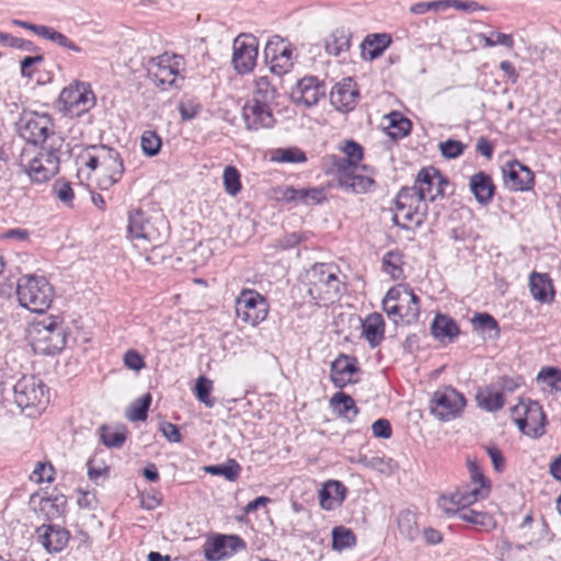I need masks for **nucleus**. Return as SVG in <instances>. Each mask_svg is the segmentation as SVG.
<instances>
[{
	"instance_id": "f257e3e1",
	"label": "nucleus",
	"mask_w": 561,
	"mask_h": 561,
	"mask_svg": "<svg viewBox=\"0 0 561 561\" xmlns=\"http://www.w3.org/2000/svg\"><path fill=\"white\" fill-rule=\"evenodd\" d=\"M444 180L439 171L433 167L423 168L411 187H403L396 198L393 222L404 229L409 225L420 226L426 216V201H435L444 194Z\"/></svg>"
},
{
	"instance_id": "f03ea898",
	"label": "nucleus",
	"mask_w": 561,
	"mask_h": 561,
	"mask_svg": "<svg viewBox=\"0 0 561 561\" xmlns=\"http://www.w3.org/2000/svg\"><path fill=\"white\" fill-rule=\"evenodd\" d=\"M61 136H51L49 146L25 144L18 156V167L34 183H45L59 171Z\"/></svg>"
},
{
	"instance_id": "7ed1b4c3",
	"label": "nucleus",
	"mask_w": 561,
	"mask_h": 561,
	"mask_svg": "<svg viewBox=\"0 0 561 561\" xmlns=\"http://www.w3.org/2000/svg\"><path fill=\"white\" fill-rule=\"evenodd\" d=\"M79 171L87 168L98 170L96 184L100 190L106 191L116 184L123 176L125 168L121 154L107 146H91L84 148L76 159Z\"/></svg>"
},
{
	"instance_id": "20e7f679",
	"label": "nucleus",
	"mask_w": 561,
	"mask_h": 561,
	"mask_svg": "<svg viewBox=\"0 0 561 561\" xmlns=\"http://www.w3.org/2000/svg\"><path fill=\"white\" fill-rule=\"evenodd\" d=\"M27 339L34 353L54 355L66 345V332L58 317L35 321L27 330Z\"/></svg>"
},
{
	"instance_id": "39448f33",
	"label": "nucleus",
	"mask_w": 561,
	"mask_h": 561,
	"mask_svg": "<svg viewBox=\"0 0 561 561\" xmlns=\"http://www.w3.org/2000/svg\"><path fill=\"white\" fill-rule=\"evenodd\" d=\"M16 296L21 307L43 313L50 307L55 293L44 276L27 274L18 279Z\"/></svg>"
},
{
	"instance_id": "423d86ee",
	"label": "nucleus",
	"mask_w": 561,
	"mask_h": 561,
	"mask_svg": "<svg viewBox=\"0 0 561 561\" xmlns=\"http://www.w3.org/2000/svg\"><path fill=\"white\" fill-rule=\"evenodd\" d=\"M168 222L162 216L147 217L136 210L129 215L128 232L135 245L147 250L160 245L168 237Z\"/></svg>"
},
{
	"instance_id": "0eeeda50",
	"label": "nucleus",
	"mask_w": 561,
	"mask_h": 561,
	"mask_svg": "<svg viewBox=\"0 0 561 561\" xmlns=\"http://www.w3.org/2000/svg\"><path fill=\"white\" fill-rule=\"evenodd\" d=\"M308 294L317 305L333 304L340 297L341 285L335 266L314 264L307 274Z\"/></svg>"
},
{
	"instance_id": "6e6552de",
	"label": "nucleus",
	"mask_w": 561,
	"mask_h": 561,
	"mask_svg": "<svg viewBox=\"0 0 561 561\" xmlns=\"http://www.w3.org/2000/svg\"><path fill=\"white\" fill-rule=\"evenodd\" d=\"M382 308L396 323L401 321L411 324L419 319L420 299L408 285L399 284L387 291Z\"/></svg>"
},
{
	"instance_id": "1a4fd4ad",
	"label": "nucleus",
	"mask_w": 561,
	"mask_h": 561,
	"mask_svg": "<svg viewBox=\"0 0 561 561\" xmlns=\"http://www.w3.org/2000/svg\"><path fill=\"white\" fill-rule=\"evenodd\" d=\"M511 413L514 423L524 435L531 438L543 435L546 414L537 401L520 400L512 408Z\"/></svg>"
},
{
	"instance_id": "9d476101",
	"label": "nucleus",
	"mask_w": 561,
	"mask_h": 561,
	"mask_svg": "<svg viewBox=\"0 0 561 561\" xmlns=\"http://www.w3.org/2000/svg\"><path fill=\"white\" fill-rule=\"evenodd\" d=\"M19 134L27 142L36 146H49L51 136H60L55 131L50 115L46 113H26L19 123Z\"/></svg>"
},
{
	"instance_id": "9b49d317",
	"label": "nucleus",
	"mask_w": 561,
	"mask_h": 561,
	"mask_svg": "<svg viewBox=\"0 0 561 561\" xmlns=\"http://www.w3.org/2000/svg\"><path fill=\"white\" fill-rule=\"evenodd\" d=\"M14 401L22 410L44 409L49 401L48 389L37 376H23L13 387Z\"/></svg>"
},
{
	"instance_id": "f8f14e48",
	"label": "nucleus",
	"mask_w": 561,
	"mask_h": 561,
	"mask_svg": "<svg viewBox=\"0 0 561 561\" xmlns=\"http://www.w3.org/2000/svg\"><path fill=\"white\" fill-rule=\"evenodd\" d=\"M234 309L243 323L255 327L266 319L270 307L261 294L253 289H243L236 298Z\"/></svg>"
},
{
	"instance_id": "ddd939ff",
	"label": "nucleus",
	"mask_w": 561,
	"mask_h": 561,
	"mask_svg": "<svg viewBox=\"0 0 561 561\" xmlns=\"http://www.w3.org/2000/svg\"><path fill=\"white\" fill-rule=\"evenodd\" d=\"M58 102L66 114L79 116L95 104V96L88 83L76 81L62 89Z\"/></svg>"
},
{
	"instance_id": "4468645a",
	"label": "nucleus",
	"mask_w": 561,
	"mask_h": 561,
	"mask_svg": "<svg viewBox=\"0 0 561 561\" xmlns=\"http://www.w3.org/2000/svg\"><path fill=\"white\" fill-rule=\"evenodd\" d=\"M183 69L182 57L164 53L148 62V76L156 85L171 87Z\"/></svg>"
},
{
	"instance_id": "2eb2a0df",
	"label": "nucleus",
	"mask_w": 561,
	"mask_h": 561,
	"mask_svg": "<svg viewBox=\"0 0 561 561\" xmlns=\"http://www.w3.org/2000/svg\"><path fill=\"white\" fill-rule=\"evenodd\" d=\"M466 405L463 396L456 389L445 387L436 390L431 399V412L439 421L457 417Z\"/></svg>"
},
{
	"instance_id": "dca6fc26",
	"label": "nucleus",
	"mask_w": 561,
	"mask_h": 561,
	"mask_svg": "<svg viewBox=\"0 0 561 561\" xmlns=\"http://www.w3.org/2000/svg\"><path fill=\"white\" fill-rule=\"evenodd\" d=\"M365 169V165L352 164L348 160H336V170L329 172L336 174L341 187L355 194H364L375 183L373 178L362 174L360 171Z\"/></svg>"
},
{
	"instance_id": "f3484780",
	"label": "nucleus",
	"mask_w": 561,
	"mask_h": 561,
	"mask_svg": "<svg viewBox=\"0 0 561 561\" xmlns=\"http://www.w3.org/2000/svg\"><path fill=\"white\" fill-rule=\"evenodd\" d=\"M264 57L271 71L277 76L290 71L295 61L291 46L279 36H275L266 43Z\"/></svg>"
},
{
	"instance_id": "a211bd4d",
	"label": "nucleus",
	"mask_w": 561,
	"mask_h": 561,
	"mask_svg": "<svg viewBox=\"0 0 561 561\" xmlns=\"http://www.w3.org/2000/svg\"><path fill=\"white\" fill-rule=\"evenodd\" d=\"M232 64L239 73H248L256 65L259 41L251 34H241L233 41Z\"/></svg>"
},
{
	"instance_id": "6ab92c4d",
	"label": "nucleus",
	"mask_w": 561,
	"mask_h": 561,
	"mask_svg": "<svg viewBox=\"0 0 561 561\" xmlns=\"http://www.w3.org/2000/svg\"><path fill=\"white\" fill-rule=\"evenodd\" d=\"M503 182L507 190L527 192L534 187V172L518 160H511L502 167Z\"/></svg>"
},
{
	"instance_id": "aec40b11",
	"label": "nucleus",
	"mask_w": 561,
	"mask_h": 561,
	"mask_svg": "<svg viewBox=\"0 0 561 561\" xmlns=\"http://www.w3.org/2000/svg\"><path fill=\"white\" fill-rule=\"evenodd\" d=\"M359 91L355 81L347 77L335 83L330 92L331 104L340 112L348 113L358 103Z\"/></svg>"
},
{
	"instance_id": "412c9836",
	"label": "nucleus",
	"mask_w": 561,
	"mask_h": 561,
	"mask_svg": "<svg viewBox=\"0 0 561 561\" xmlns=\"http://www.w3.org/2000/svg\"><path fill=\"white\" fill-rule=\"evenodd\" d=\"M242 117L249 130L272 128L275 124L270 104L257 101L251 100L243 106Z\"/></svg>"
},
{
	"instance_id": "4be33fe9",
	"label": "nucleus",
	"mask_w": 561,
	"mask_h": 561,
	"mask_svg": "<svg viewBox=\"0 0 561 561\" xmlns=\"http://www.w3.org/2000/svg\"><path fill=\"white\" fill-rule=\"evenodd\" d=\"M325 94L324 85L316 77H305L299 80L291 92L295 102L312 106Z\"/></svg>"
},
{
	"instance_id": "5701e85b",
	"label": "nucleus",
	"mask_w": 561,
	"mask_h": 561,
	"mask_svg": "<svg viewBox=\"0 0 561 561\" xmlns=\"http://www.w3.org/2000/svg\"><path fill=\"white\" fill-rule=\"evenodd\" d=\"M243 547L244 543L238 536H218L204 545V553L208 561H219Z\"/></svg>"
},
{
	"instance_id": "b1692460",
	"label": "nucleus",
	"mask_w": 561,
	"mask_h": 561,
	"mask_svg": "<svg viewBox=\"0 0 561 561\" xmlns=\"http://www.w3.org/2000/svg\"><path fill=\"white\" fill-rule=\"evenodd\" d=\"M37 541L49 553L60 552L69 541V533L56 525H42L36 529Z\"/></svg>"
},
{
	"instance_id": "393cba45",
	"label": "nucleus",
	"mask_w": 561,
	"mask_h": 561,
	"mask_svg": "<svg viewBox=\"0 0 561 561\" xmlns=\"http://www.w3.org/2000/svg\"><path fill=\"white\" fill-rule=\"evenodd\" d=\"M358 370L355 357L341 354L331 363V380L337 388L355 382L354 375Z\"/></svg>"
},
{
	"instance_id": "a878e982",
	"label": "nucleus",
	"mask_w": 561,
	"mask_h": 561,
	"mask_svg": "<svg viewBox=\"0 0 561 561\" xmlns=\"http://www.w3.org/2000/svg\"><path fill=\"white\" fill-rule=\"evenodd\" d=\"M529 290L534 300L541 304H550L554 298L552 280L546 273L533 272L529 275Z\"/></svg>"
},
{
	"instance_id": "bb28decb",
	"label": "nucleus",
	"mask_w": 561,
	"mask_h": 561,
	"mask_svg": "<svg viewBox=\"0 0 561 561\" xmlns=\"http://www.w3.org/2000/svg\"><path fill=\"white\" fill-rule=\"evenodd\" d=\"M346 494L345 485L337 480L327 481L319 491V502L323 510L331 511L340 506Z\"/></svg>"
},
{
	"instance_id": "cd10ccee",
	"label": "nucleus",
	"mask_w": 561,
	"mask_h": 561,
	"mask_svg": "<svg viewBox=\"0 0 561 561\" xmlns=\"http://www.w3.org/2000/svg\"><path fill=\"white\" fill-rule=\"evenodd\" d=\"M470 191L481 205L489 204L494 195L492 178L485 172H478L470 178Z\"/></svg>"
},
{
	"instance_id": "c85d7f7f",
	"label": "nucleus",
	"mask_w": 561,
	"mask_h": 561,
	"mask_svg": "<svg viewBox=\"0 0 561 561\" xmlns=\"http://www.w3.org/2000/svg\"><path fill=\"white\" fill-rule=\"evenodd\" d=\"M363 335L371 347H376L385 335V322L380 313L368 314L362 324Z\"/></svg>"
},
{
	"instance_id": "c756f323",
	"label": "nucleus",
	"mask_w": 561,
	"mask_h": 561,
	"mask_svg": "<svg viewBox=\"0 0 561 561\" xmlns=\"http://www.w3.org/2000/svg\"><path fill=\"white\" fill-rule=\"evenodd\" d=\"M431 331L433 336L442 342H450L460 333L456 321L445 314H437L434 318L431 325Z\"/></svg>"
},
{
	"instance_id": "7c9ffc66",
	"label": "nucleus",
	"mask_w": 561,
	"mask_h": 561,
	"mask_svg": "<svg viewBox=\"0 0 561 561\" xmlns=\"http://www.w3.org/2000/svg\"><path fill=\"white\" fill-rule=\"evenodd\" d=\"M476 399L478 407L488 412H496L501 410L505 402L502 391L495 389L493 386H486L479 389Z\"/></svg>"
},
{
	"instance_id": "2f4dec72",
	"label": "nucleus",
	"mask_w": 561,
	"mask_h": 561,
	"mask_svg": "<svg viewBox=\"0 0 561 561\" xmlns=\"http://www.w3.org/2000/svg\"><path fill=\"white\" fill-rule=\"evenodd\" d=\"M330 407L340 416L347 422H352L358 414V409L354 399L344 393L337 392L330 399Z\"/></svg>"
},
{
	"instance_id": "473e14b6",
	"label": "nucleus",
	"mask_w": 561,
	"mask_h": 561,
	"mask_svg": "<svg viewBox=\"0 0 561 561\" xmlns=\"http://www.w3.org/2000/svg\"><path fill=\"white\" fill-rule=\"evenodd\" d=\"M456 500L461 511H465L470 505L480 500L488 497V488L485 485H463L454 491Z\"/></svg>"
},
{
	"instance_id": "72a5a7b5",
	"label": "nucleus",
	"mask_w": 561,
	"mask_h": 561,
	"mask_svg": "<svg viewBox=\"0 0 561 561\" xmlns=\"http://www.w3.org/2000/svg\"><path fill=\"white\" fill-rule=\"evenodd\" d=\"M351 33L341 27L335 28L324 42L325 51L332 56H340L348 50L351 42Z\"/></svg>"
},
{
	"instance_id": "f704fd0d",
	"label": "nucleus",
	"mask_w": 561,
	"mask_h": 561,
	"mask_svg": "<svg viewBox=\"0 0 561 561\" xmlns=\"http://www.w3.org/2000/svg\"><path fill=\"white\" fill-rule=\"evenodd\" d=\"M391 38L387 34H370L366 36L362 46L364 51L368 55L369 59H375L382 55L389 47Z\"/></svg>"
},
{
	"instance_id": "c9c22d12",
	"label": "nucleus",
	"mask_w": 561,
	"mask_h": 561,
	"mask_svg": "<svg viewBox=\"0 0 561 561\" xmlns=\"http://www.w3.org/2000/svg\"><path fill=\"white\" fill-rule=\"evenodd\" d=\"M276 96L277 89L267 76H262L255 79L252 101L270 104L276 99Z\"/></svg>"
},
{
	"instance_id": "e433bc0d",
	"label": "nucleus",
	"mask_w": 561,
	"mask_h": 561,
	"mask_svg": "<svg viewBox=\"0 0 561 561\" xmlns=\"http://www.w3.org/2000/svg\"><path fill=\"white\" fill-rule=\"evenodd\" d=\"M36 31H37L38 36H41L45 39L51 41V42L56 43L57 45H59L60 47L67 48L75 53L81 51V48L75 42H72L65 34L56 31L53 27H49L46 25H41V28H38Z\"/></svg>"
},
{
	"instance_id": "4c0bfd02",
	"label": "nucleus",
	"mask_w": 561,
	"mask_h": 561,
	"mask_svg": "<svg viewBox=\"0 0 561 561\" xmlns=\"http://www.w3.org/2000/svg\"><path fill=\"white\" fill-rule=\"evenodd\" d=\"M459 518L463 522L480 526L485 531H490L496 526V523L491 515L474 510L462 511L459 514Z\"/></svg>"
},
{
	"instance_id": "58836bf2",
	"label": "nucleus",
	"mask_w": 561,
	"mask_h": 561,
	"mask_svg": "<svg viewBox=\"0 0 561 561\" xmlns=\"http://www.w3.org/2000/svg\"><path fill=\"white\" fill-rule=\"evenodd\" d=\"M382 270L393 280L403 278V260L399 252H388L382 259Z\"/></svg>"
},
{
	"instance_id": "ea45409f",
	"label": "nucleus",
	"mask_w": 561,
	"mask_h": 561,
	"mask_svg": "<svg viewBox=\"0 0 561 561\" xmlns=\"http://www.w3.org/2000/svg\"><path fill=\"white\" fill-rule=\"evenodd\" d=\"M343 152L346 157H337V156H330L329 160L331 162V169L330 170H336V160H348L350 163L358 165V163L363 159V148L360 145L353 140H348L345 142L344 147L342 148Z\"/></svg>"
},
{
	"instance_id": "a19ab883",
	"label": "nucleus",
	"mask_w": 561,
	"mask_h": 561,
	"mask_svg": "<svg viewBox=\"0 0 561 561\" xmlns=\"http://www.w3.org/2000/svg\"><path fill=\"white\" fill-rule=\"evenodd\" d=\"M205 471L213 476H222L232 482L239 478L241 467L234 459H229L224 465L207 466Z\"/></svg>"
},
{
	"instance_id": "79ce46f5",
	"label": "nucleus",
	"mask_w": 561,
	"mask_h": 561,
	"mask_svg": "<svg viewBox=\"0 0 561 561\" xmlns=\"http://www.w3.org/2000/svg\"><path fill=\"white\" fill-rule=\"evenodd\" d=\"M222 183L225 192L230 196H236L242 188L241 175L238 169L233 165H228L222 172Z\"/></svg>"
},
{
	"instance_id": "37998d69",
	"label": "nucleus",
	"mask_w": 561,
	"mask_h": 561,
	"mask_svg": "<svg viewBox=\"0 0 561 561\" xmlns=\"http://www.w3.org/2000/svg\"><path fill=\"white\" fill-rule=\"evenodd\" d=\"M356 538L353 531L345 527H334L332 530V547L334 550L342 551L343 549L355 546Z\"/></svg>"
},
{
	"instance_id": "c03bdc74",
	"label": "nucleus",
	"mask_w": 561,
	"mask_h": 561,
	"mask_svg": "<svg viewBox=\"0 0 561 561\" xmlns=\"http://www.w3.org/2000/svg\"><path fill=\"white\" fill-rule=\"evenodd\" d=\"M273 160L280 163H302L307 161V157L301 149L289 147L276 149Z\"/></svg>"
},
{
	"instance_id": "a18cd8bd",
	"label": "nucleus",
	"mask_w": 561,
	"mask_h": 561,
	"mask_svg": "<svg viewBox=\"0 0 561 561\" xmlns=\"http://www.w3.org/2000/svg\"><path fill=\"white\" fill-rule=\"evenodd\" d=\"M285 197L287 199H299L305 204H320L324 199V194L322 190L317 188L300 191L288 188Z\"/></svg>"
},
{
	"instance_id": "49530a36",
	"label": "nucleus",
	"mask_w": 561,
	"mask_h": 561,
	"mask_svg": "<svg viewBox=\"0 0 561 561\" xmlns=\"http://www.w3.org/2000/svg\"><path fill=\"white\" fill-rule=\"evenodd\" d=\"M150 403L151 396L146 393L130 405L126 414L127 419L133 422L145 421Z\"/></svg>"
},
{
	"instance_id": "de8ad7c7",
	"label": "nucleus",
	"mask_w": 561,
	"mask_h": 561,
	"mask_svg": "<svg viewBox=\"0 0 561 561\" xmlns=\"http://www.w3.org/2000/svg\"><path fill=\"white\" fill-rule=\"evenodd\" d=\"M366 468L383 474H390L397 469V463L391 458L374 456L362 460Z\"/></svg>"
},
{
	"instance_id": "09e8293b",
	"label": "nucleus",
	"mask_w": 561,
	"mask_h": 561,
	"mask_svg": "<svg viewBox=\"0 0 561 561\" xmlns=\"http://www.w3.org/2000/svg\"><path fill=\"white\" fill-rule=\"evenodd\" d=\"M537 380L546 383L551 390L561 392V370L559 368H541L537 375Z\"/></svg>"
},
{
	"instance_id": "8fccbe9b",
	"label": "nucleus",
	"mask_w": 561,
	"mask_h": 561,
	"mask_svg": "<svg viewBox=\"0 0 561 561\" xmlns=\"http://www.w3.org/2000/svg\"><path fill=\"white\" fill-rule=\"evenodd\" d=\"M211 390H213V381L211 380H209L205 376H201L197 378L195 389H194L195 396L207 408H213L215 405V399H213L210 397Z\"/></svg>"
},
{
	"instance_id": "3c124183",
	"label": "nucleus",
	"mask_w": 561,
	"mask_h": 561,
	"mask_svg": "<svg viewBox=\"0 0 561 561\" xmlns=\"http://www.w3.org/2000/svg\"><path fill=\"white\" fill-rule=\"evenodd\" d=\"M471 321L476 330L493 331L494 337L500 335V327L497 321L491 314L486 312L476 313Z\"/></svg>"
},
{
	"instance_id": "603ef678",
	"label": "nucleus",
	"mask_w": 561,
	"mask_h": 561,
	"mask_svg": "<svg viewBox=\"0 0 561 561\" xmlns=\"http://www.w3.org/2000/svg\"><path fill=\"white\" fill-rule=\"evenodd\" d=\"M141 148L147 156H156L161 148V139L158 134L153 130L144 131L141 136Z\"/></svg>"
},
{
	"instance_id": "864d4df0",
	"label": "nucleus",
	"mask_w": 561,
	"mask_h": 561,
	"mask_svg": "<svg viewBox=\"0 0 561 561\" xmlns=\"http://www.w3.org/2000/svg\"><path fill=\"white\" fill-rule=\"evenodd\" d=\"M390 135L393 138H401L407 136L411 130V122L408 118L400 116L398 113L390 115Z\"/></svg>"
},
{
	"instance_id": "5fc2aeb1",
	"label": "nucleus",
	"mask_w": 561,
	"mask_h": 561,
	"mask_svg": "<svg viewBox=\"0 0 561 561\" xmlns=\"http://www.w3.org/2000/svg\"><path fill=\"white\" fill-rule=\"evenodd\" d=\"M437 507L446 515H459L462 512L456 500L455 492L440 495L437 499Z\"/></svg>"
},
{
	"instance_id": "6e6d98bb",
	"label": "nucleus",
	"mask_w": 561,
	"mask_h": 561,
	"mask_svg": "<svg viewBox=\"0 0 561 561\" xmlns=\"http://www.w3.org/2000/svg\"><path fill=\"white\" fill-rule=\"evenodd\" d=\"M439 151L447 159H455L462 154L465 145L459 140L448 139L439 142Z\"/></svg>"
},
{
	"instance_id": "4d7b16f0",
	"label": "nucleus",
	"mask_w": 561,
	"mask_h": 561,
	"mask_svg": "<svg viewBox=\"0 0 561 561\" xmlns=\"http://www.w3.org/2000/svg\"><path fill=\"white\" fill-rule=\"evenodd\" d=\"M54 468L50 463L38 462L30 478L36 483L50 482L54 480Z\"/></svg>"
},
{
	"instance_id": "13d9d810",
	"label": "nucleus",
	"mask_w": 561,
	"mask_h": 561,
	"mask_svg": "<svg viewBox=\"0 0 561 561\" xmlns=\"http://www.w3.org/2000/svg\"><path fill=\"white\" fill-rule=\"evenodd\" d=\"M101 439L102 443L107 447H121L124 444L126 437L122 432L113 431L103 426L101 428Z\"/></svg>"
},
{
	"instance_id": "bf43d9fd",
	"label": "nucleus",
	"mask_w": 561,
	"mask_h": 561,
	"mask_svg": "<svg viewBox=\"0 0 561 561\" xmlns=\"http://www.w3.org/2000/svg\"><path fill=\"white\" fill-rule=\"evenodd\" d=\"M468 470L470 474L471 483L469 485H485L488 488V495L490 494L491 485L488 479L484 477L482 469L479 465L473 461H468Z\"/></svg>"
},
{
	"instance_id": "052dcab7",
	"label": "nucleus",
	"mask_w": 561,
	"mask_h": 561,
	"mask_svg": "<svg viewBox=\"0 0 561 561\" xmlns=\"http://www.w3.org/2000/svg\"><path fill=\"white\" fill-rule=\"evenodd\" d=\"M447 9V0H435L431 2H417L410 8V12L413 14H424L427 11H440Z\"/></svg>"
},
{
	"instance_id": "680f3d73",
	"label": "nucleus",
	"mask_w": 561,
	"mask_h": 561,
	"mask_svg": "<svg viewBox=\"0 0 561 561\" xmlns=\"http://www.w3.org/2000/svg\"><path fill=\"white\" fill-rule=\"evenodd\" d=\"M54 192L60 202L70 205L73 201V191L68 182L56 181L54 184Z\"/></svg>"
},
{
	"instance_id": "e2e57ef3",
	"label": "nucleus",
	"mask_w": 561,
	"mask_h": 561,
	"mask_svg": "<svg viewBox=\"0 0 561 561\" xmlns=\"http://www.w3.org/2000/svg\"><path fill=\"white\" fill-rule=\"evenodd\" d=\"M124 365L135 371H139L145 367V360L142 356L134 350H128L123 357Z\"/></svg>"
},
{
	"instance_id": "0e129e2a",
	"label": "nucleus",
	"mask_w": 561,
	"mask_h": 561,
	"mask_svg": "<svg viewBox=\"0 0 561 561\" xmlns=\"http://www.w3.org/2000/svg\"><path fill=\"white\" fill-rule=\"evenodd\" d=\"M484 449L492 461L494 470L502 472L505 467V461L500 448L495 445H488L484 447Z\"/></svg>"
},
{
	"instance_id": "69168bd1",
	"label": "nucleus",
	"mask_w": 561,
	"mask_h": 561,
	"mask_svg": "<svg viewBox=\"0 0 561 561\" xmlns=\"http://www.w3.org/2000/svg\"><path fill=\"white\" fill-rule=\"evenodd\" d=\"M373 435L378 438H390L392 434L390 422L386 419H379L371 425Z\"/></svg>"
},
{
	"instance_id": "338daca9",
	"label": "nucleus",
	"mask_w": 561,
	"mask_h": 561,
	"mask_svg": "<svg viewBox=\"0 0 561 561\" xmlns=\"http://www.w3.org/2000/svg\"><path fill=\"white\" fill-rule=\"evenodd\" d=\"M454 8L460 11L474 12L478 10H483L477 1L473 0H447V9Z\"/></svg>"
},
{
	"instance_id": "774afa93",
	"label": "nucleus",
	"mask_w": 561,
	"mask_h": 561,
	"mask_svg": "<svg viewBox=\"0 0 561 561\" xmlns=\"http://www.w3.org/2000/svg\"><path fill=\"white\" fill-rule=\"evenodd\" d=\"M179 111L182 119L190 121L197 116L201 111V106L193 102L181 103Z\"/></svg>"
}]
</instances>
